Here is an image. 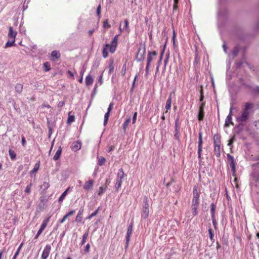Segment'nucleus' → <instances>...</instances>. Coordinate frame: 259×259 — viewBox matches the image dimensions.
Here are the masks:
<instances>
[{"mask_svg": "<svg viewBox=\"0 0 259 259\" xmlns=\"http://www.w3.org/2000/svg\"><path fill=\"white\" fill-rule=\"evenodd\" d=\"M253 107V104L246 103L242 108L240 114L236 116V119L238 122H245L248 119L250 114V110Z\"/></svg>", "mask_w": 259, "mask_h": 259, "instance_id": "obj_1", "label": "nucleus"}, {"mask_svg": "<svg viewBox=\"0 0 259 259\" xmlns=\"http://www.w3.org/2000/svg\"><path fill=\"white\" fill-rule=\"evenodd\" d=\"M125 174L122 168H120L117 172L116 179V183L115 185V187L117 191L119 190L120 188L122 183L123 181V178L125 176Z\"/></svg>", "mask_w": 259, "mask_h": 259, "instance_id": "obj_2", "label": "nucleus"}, {"mask_svg": "<svg viewBox=\"0 0 259 259\" xmlns=\"http://www.w3.org/2000/svg\"><path fill=\"white\" fill-rule=\"evenodd\" d=\"M146 47L144 45H141L139 48L138 52L136 55V60L138 62L143 61L145 56Z\"/></svg>", "mask_w": 259, "mask_h": 259, "instance_id": "obj_3", "label": "nucleus"}, {"mask_svg": "<svg viewBox=\"0 0 259 259\" xmlns=\"http://www.w3.org/2000/svg\"><path fill=\"white\" fill-rule=\"evenodd\" d=\"M179 116H178L175 121V131H174V139L178 141H180V123L179 122Z\"/></svg>", "mask_w": 259, "mask_h": 259, "instance_id": "obj_4", "label": "nucleus"}, {"mask_svg": "<svg viewBox=\"0 0 259 259\" xmlns=\"http://www.w3.org/2000/svg\"><path fill=\"white\" fill-rule=\"evenodd\" d=\"M133 223L131 222L128 226L127 230L126 238H125V249L126 250L128 247L130 237L133 231Z\"/></svg>", "mask_w": 259, "mask_h": 259, "instance_id": "obj_5", "label": "nucleus"}, {"mask_svg": "<svg viewBox=\"0 0 259 259\" xmlns=\"http://www.w3.org/2000/svg\"><path fill=\"white\" fill-rule=\"evenodd\" d=\"M50 217L46 218V219H45L43 221L39 229L38 230L36 235H35V236L34 238V239H36L38 237V236L41 234V233L42 232V231L44 230V229L47 227V226L50 221Z\"/></svg>", "mask_w": 259, "mask_h": 259, "instance_id": "obj_6", "label": "nucleus"}, {"mask_svg": "<svg viewBox=\"0 0 259 259\" xmlns=\"http://www.w3.org/2000/svg\"><path fill=\"white\" fill-rule=\"evenodd\" d=\"M227 157L229 164L231 168V171L232 172L233 174L234 175L236 171L235 162L234 158L233 156H232L230 154H227Z\"/></svg>", "mask_w": 259, "mask_h": 259, "instance_id": "obj_7", "label": "nucleus"}, {"mask_svg": "<svg viewBox=\"0 0 259 259\" xmlns=\"http://www.w3.org/2000/svg\"><path fill=\"white\" fill-rule=\"evenodd\" d=\"M240 82H241V83L242 85L245 86L247 88L251 90V91H252V93L254 95H259V86H255L254 87H252L250 85L243 82V80L242 78L240 79Z\"/></svg>", "mask_w": 259, "mask_h": 259, "instance_id": "obj_8", "label": "nucleus"}, {"mask_svg": "<svg viewBox=\"0 0 259 259\" xmlns=\"http://www.w3.org/2000/svg\"><path fill=\"white\" fill-rule=\"evenodd\" d=\"M51 249V245L49 244L46 245V246H45V247L42 251V254H41V259H47L49 255Z\"/></svg>", "mask_w": 259, "mask_h": 259, "instance_id": "obj_9", "label": "nucleus"}, {"mask_svg": "<svg viewBox=\"0 0 259 259\" xmlns=\"http://www.w3.org/2000/svg\"><path fill=\"white\" fill-rule=\"evenodd\" d=\"M157 53L156 51H149L147 54L146 64H150L153 60V57L157 56Z\"/></svg>", "mask_w": 259, "mask_h": 259, "instance_id": "obj_10", "label": "nucleus"}, {"mask_svg": "<svg viewBox=\"0 0 259 259\" xmlns=\"http://www.w3.org/2000/svg\"><path fill=\"white\" fill-rule=\"evenodd\" d=\"M81 147V142L79 141L74 142L71 146V149L74 151H77L80 149Z\"/></svg>", "mask_w": 259, "mask_h": 259, "instance_id": "obj_11", "label": "nucleus"}, {"mask_svg": "<svg viewBox=\"0 0 259 259\" xmlns=\"http://www.w3.org/2000/svg\"><path fill=\"white\" fill-rule=\"evenodd\" d=\"M94 185V181L92 180H89L85 182L83 189L85 190L89 191L92 190L93 189Z\"/></svg>", "mask_w": 259, "mask_h": 259, "instance_id": "obj_12", "label": "nucleus"}, {"mask_svg": "<svg viewBox=\"0 0 259 259\" xmlns=\"http://www.w3.org/2000/svg\"><path fill=\"white\" fill-rule=\"evenodd\" d=\"M17 32L13 30V27H10L9 28L8 37L10 39H15Z\"/></svg>", "mask_w": 259, "mask_h": 259, "instance_id": "obj_13", "label": "nucleus"}, {"mask_svg": "<svg viewBox=\"0 0 259 259\" xmlns=\"http://www.w3.org/2000/svg\"><path fill=\"white\" fill-rule=\"evenodd\" d=\"M84 209L83 208H80L77 213V214L75 218V222L77 223H80L81 222L82 220V214L83 212Z\"/></svg>", "mask_w": 259, "mask_h": 259, "instance_id": "obj_14", "label": "nucleus"}, {"mask_svg": "<svg viewBox=\"0 0 259 259\" xmlns=\"http://www.w3.org/2000/svg\"><path fill=\"white\" fill-rule=\"evenodd\" d=\"M75 212V210H72L70 211L67 213H66L62 219L60 220L59 221V222L60 224L63 223L65 221V220L67 219V218H68L70 216L72 215Z\"/></svg>", "mask_w": 259, "mask_h": 259, "instance_id": "obj_15", "label": "nucleus"}, {"mask_svg": "<svg viewBox=\"0 0 259 259\" xmlns=\"http://www.w3.org/2000/svg\"><path fill=\"white\" fill-rule=\"evenodd\" d=\"M202 133L201 132H199L198 134V150L199 151L202 150Z\"/></svg>", "mask_w": 259, "mask_h": 259, "instance_id": "obj_16", "label": "nucleus"}, {"mask_svg": "<svg viewBox=\"0 0 259 259\" xmlns=\"http://www.w3.org/2000/svg\"><path fill=\"white\" fill-rule=\"evenodd\" d=\"M239 123L237 125H236L234 128L235 133L237 134H239L241 132H242L244 128V124H243V123Z\"/></svg>", "mask_w": 259, "mask_h": 259, "instance_id": "obj_17", "label": "nucleus"}, {"mask_svg": "<svg viewBox=\"0 0 259 259\" xmlns=\"http://www.w3.org/2000/svg\"><path fill=\"white\" fill-rule=\"evenodd\" d=\"M149 215V208H142L141 212V219H146Z\"/></svg>", "mask_w": 259, "mask_h": 259, "instance_id": "obj_18", "label": "nucleus"}, {"mask_svg": "<svg viewBox=\"0 0 259 259\" xmlns=\"http://www.w3.org/2000/svg\"><path fill=\"white\" fill-rule=\"evenodd\" d=\"M171 105V95H170L166 102L165 109H166V111L165 112V113H166L167 112V111L170 109Z\"/></svg>", "mask_w": 259, "mask_h": 259, "instance_id": "obj_19", "label": "nucleus"}, {"mask_svg": "<svg viewBox=\"0 0 259 259\" xmlns=\"http://www.w3.org/2000/svg\"><path fill=\"white\" fill-rule=\"evenodd\" d=\"M213 144L214 146L220 145L221 144V136L218 134H215L213 136Z\"/></svg>", "mask_w": 259, "mask_h": 259, "instance_id": "obj_20", "label": "nucleus"}, {"mask_svg": "<svg viewBox=\"0 0 259 259\" xmlns=\"http://www.w3.org/2000/svg\"><path fill=\"white\" fill-rule=\"evenodd\" d=\"M117 42L112 40L110 46H109V50L111 53H113L116 49Z\"/></svg>", "mask_w": 259, "mask_h": 259, "instance_id": "obj_21", "label": "nucleus"}, {"mask_svg": "<svg viewBox=\"0 0 259 259\" xmlns=\"http://www.w3.org/2000/svg\"><path fill=\"white\" fill-rule=\"evenodd\" d=\"M15 39H9V40L6 42V44L5 45V48H7L9 47H11L12 46H15Z\"/></svg>", "mask_w": 259, "mask_h": 259, "instance_id": "obj_22", "label": "nucleus"}, {"mask_svg": "<svg viewBox=\"0 0 259 259\" xmlns=\"http://www.w3.org/2000/svg\"><path fill=\"white\" fill-rule=\"evenodd\" d=\"M61 152H62V148L61 147H59V148L58 149V150H57L55 155L53 157V159L54 160H58L60 157Z\"/></svg>", "mask_w": 259, "mask_h": 259, "instance_id": "obj_23", "label": "nucleus"}, {"mask_svg": "<svg viewBox=\"0 0 259 259\" xmlns=\"http://www.w3.org/2000/svg\"><path fill=\"white\" fill-rule=\"evenodd\" d=\"M109 45L108 44H106L104 46L103 50V57L104 58H106L108 56V49L109 48Z\"/></svg>", "mask_w": 259, "mask_h": 259, "instance_id": "obj_24", "label": "nucleus"}, {"mask_svg": "<svg viewBox=\"0 0 259 259\" xmlns=\"http://www.w3.org/2000/svg\"><path fill=\"white\" fill-rule=\"evenodd\" d=\"M204 117V111L203 109H199V112L198 114V119L199 121H202Z\"/></svg>", "mask_w": 259, "mask_h": 259, "instance_id": "obj_25", "label": "nucleus"}, {"mask_svg": "<svg viewBox=\"0 0 259 259\" xmlns=\"http://www.w3.org/2000/svg\"><path fill=\"white\" fill-rule=\"evenodd\" d=\"M230 124L233 125L234 123L232 121V116L230 115H228L225 120V125L226 126H229Z\"/></svg>", "mask_w": 259, "mask_h": 259, "instance_id": "obj_26", "label": "nucleus"}, {"mask_svg": "<svg viewBox=\"0 0 259 259\" xmlns=\"http://www.w3.org/2000/svg\"><path fill=\"white\" fill-rule=\"evenodd\" d=\"M51 57L55 59L53 60H57L60 57V53L57 51H53L51 53Z\"/></svg>", "mask_w": 259, "mask_h": 259, "instance_id": "obj_27", "label": "nucleus"}, {"mask_svg": "<svg viewBox=\"0 0 259 259\" xmlns=\"http://www.w3.org/2000/svg\"><path fill=\"white\" fill-rule=\"evenodd\" d=\"M214 153L217 157H219L221 155V151H220V145H215L214 146Z\"/></svg>", "mask_w": 259, "mask_h": 259, "instance_id": "obj_28", "label": "nucleus"}, {"mask_svg": "<svg viewBox=\"0 0 259 259\" xmlns=\"http://www.w3.org/2000/svg\"><path fill=\"white\" fill-rule=\"evenodd\" d=\"M199 203V197H193L192 201V206H198Z\"/></svg>", "mask_w": 259, "mask_h": 259, "instance_id": "obj_29", "label": "nucleus"}, {"mask_svg": "<svg viewBox=\"0 0 259 259\" xmlns=\"http://www.w3.org/2000/svg\"><path fill=\"white\" fill-rule=\"evenodd\" d=\"M131 122V117H128L125 121L124 122V123L122 124V128L125 132L126 130L127 127H128L130 123Z\"/></svg>", "mask_w": 259, "mask_h": 259, "instance_id": "obj_30", "label": "nucleus"}, {"mask_svg": "<svg viewBox=\"0 0 259 259\" xmlns=\"http://www.w3.org/2000/svg\"><path fill=\"white\" fill-rule=\"evenodd\" d=\"M94 79L90 75H88L85 78V83L87 85H90L92 84L93 83Z\"/></svg>", "mask_w": 259, "mask_h": 259, "instance_id": "obj_31", "label": "nucleus"}, {"mask_svg": "<svg viewBox=\"0 0 259 259\" xmlns=\"http://www.w3.org/2000/svg\"><path fill=\"white\" fill-rule=\"evenodd\" d=\"M216 208V206L214 203H212L210 204V213H211V217L214 218L215 217V210Z\"/></svg>", "mask_w": 259, "mask_h": 259, "instance_id": "obj_32", "label": "nucleus"}, {"mask_svg": "<svg viewBox=\"0 0 259 259\" xmlns=\"http://www.w3.org/2000/svg\"><path fill=\"white\" fill-rule=\"evenodd\" d=\"M88 236H89V231H87V232H85L84 233V234L82 236V240L80 244L81 245V246L83 245L85 243V242H86V240L88 237Z\"/></svg>", "mask_w": 259, "mask_h": 259, "instance_id": "obj_33", "label": "nucleus"}, {"mask_svg": "<svg viewBox=\"0 0 259 259\" xmlns=\"http://www.w3.org/2000/svg\"><path fill=\"white\" fill-rule=\"evenodd\" d=\"M75 120V117L74 115H71V112H69L68 114V117L67 119V123L68 124H71L72 122H73Z\"/></svg>", "mask_w": 259, "mask_h": 259, "instance_id": "obj_34", "label": "nucleus"}, {"mask_svg": "<svg viewBox=\"0 0 259 259\" xmlns=\"http://www.w3.org/2000/svg\"><path fill=\"white\" fill-rule=\"evenodd\" d=\"M68 189H69V188L66 189L64 192H63V193L60 196V197L58 199L59 202H61L63 201V200L64 199L65 196H66V195L68 193Z\"/></svg>", "mask_w": 259, "mask_h": 259, "instance_id": "obj_35", "label": "nucleus"}, {"mask_svg": "<svg viewBox=\"0 0 259 259\" xmlns=\"http://www.w3.org/2000/svg\"><path fill=\"white\" fill-rule=\"evenodd\" d=\"M23 90V85L20 83H17L15 86V91L18 94L21 93Z\"/></svg>", "mask_w": 259, "mask_h": 259, "instance_id": "obj_36", "label": "nucleus"}, {"mask_svg": "<svg viewBox=\"0 0 259 259\" xmlns=\"http://www.w3.org/2000/svg\"><path fill=\"white\" fill-rule=\"evenodd\" d=\"M9 154L12 160H14L16 159V154L14 150L10 149L9 150Z\"/></svg>", "mask_w": 259, "mask_h": 259, "instance_id": "obj_37", "label": "nucleus"}, {"mask_svg": "<svg viewBox=\"0 0 259 259\" xmlns=\"http://www.w3.org/2000/svg\"><path fill=\"white\" fill-rule=\"evenodd\" d=\"M100 209H101V207H98V208L94 212H93L92 213H91L90 215H89L87 218V219H91L92 218H93L95 216H96L98 214L99 211Z\"/></svg>", "mask_w": 259, "mask_h": 259, "instance_id": "obj_38", "label": "nucleus"}, {"mask_svg": "<svg viewBox=\"0 0 259 259\" xmlns=\"http://www.w3.org/2000/svg\"><path fill=\"white\" fill-rule=\"evenodd\" d=\"M50 187L49 183L48 182H44L40 186V188L43 189L44 191H45Z\"/></svg>", "mask_w": 259, "mask_h": 259, "instance_id": "obj_39", "label": "nucleus"}, {"mask_svg": "<svg viewBox=\"0 0 259 259\" xmlns=\"http://www.w3.org/2000/svg\"><path fill=\"white\" fill-rule=\"evenodd\" d=\"M239 52V47L238 46H236L233 49V50L232 51V55H233V58L236 57Z\"/></svg>", "mask_w": 259, "mask_h": 259, "instance_id": "obj_40", "label": "nucleus"}, {"mask_svg": "<svg viewBox=\"0 0 259 259\" xmlns=\"http://www.w3.org/2000/svg\"><path fill=\"white\" fill-rule=\"evenodd\" d=\"M39 161L37 162L35 165L34 168L30 171V174H32L36 172H37L39 169Z\"/></svg>", "mask_w": 259, "mask_h": 259, "instance_id": "obj_41", "label": "nucleus"}, {"mask_svg": "<svg viewBox=\"0 0 259 259\" xmlns=\"http://www.w3.org/2000/svg\"><path fill=\"white\" fill-rule=\"evenodd\" d=\"M142 208H149V204L148 202V197L147 196H145L143 200V204L142 206Z\"/></svg>", "mask_w": 259, "mask_h": 259, "instance_id": "obj_42", "label": "nucleus"}, {"mask_svg": "<svg viewBox=\"0 0 259 259\" xmlns=\"http://www.w3.org/2000/svg\"><path fill=\"white\" fill-rule=\"evenodd\" d=\"M109 115H110V113L108 112H107L104 115V123H103L104 126H106L107 124Z\"/></svg>", "mask_w": 259, "mask_h": 259, "instance_id": "obj_43", "label": "nucleus"}, {"mask_svg": "<svg viewBox=\"0 0 259 259\" xmlns=\"http://www.w3.org/2000/svg\"><path fill=\"white\" fill-rule=\"evenodd\" d=\"M208 233H209L210 239L212 241L214 242V238H213L214 234H213V231L211 228H209L208 229Z\"/></svg>", "mask_w": 259, "mask_h": 259, "instance_id": "obj_44", "label": "nucleus"}, {"mask_svg": "<svg viewBox=\"0 0 259 259\" xmlns=\"http://www.w3.org/2000/svg\"><path fill=\"white\" fill-rule=\"evenodd\" d=\"M198 206H192V210L193 211L192 212H193V214L194 216H196V215H198Z\"/></svg>", "mask_w": 259, "mask_h": 259, "instance_id": "obj_45", "label": "nucleus"}, {"mask_svg": "<svg viewBox=\"0 0 259 259\" xmlns=\"http://www.w3.org/2000/svg\"><path fill=\"white\" fill-rule=\"evenodd\" d=\"M105 162H106V159L103 157H101L99 159L98 164L99 165L102 166L105 163Z\"/></svg>", "mask_w": 259, "mask_h": 259, "instance_id": "obj_46", "label": "nucleus"}, {"mask_svg": "<svg viewBox=\"0 0 259 259\" xmlns=\"http://www.w3.org/2000/svg\"><path fill=\"white\" fill-rule=\"evenodd\" d=\"M103 27L105 28H109L111 27V25L109 24L108 19H106L104 21Z\"/></svg>", "mask_w": 259, "mask_h": 259, "instance_id": "obj_47", "label": "nucleus"}, {"mask_svg": "<svg viewBox=\"0 0 259 259\" xmlns=\"http://www.w3.org/2000/svg\"><path fill=\"white\" fill-rule=\"evenodd\" d=\"M235 141V137L233 136L229 141V143L228 144V146L231 147H232L233 143Z\"/></svg>", "mask_w": 259, "mask_h": 259, "instance_id": "obj_48", "label": "nucleus"}, {"mask_svg": "<svg viewBox=\"0 0 259 259\" xmlns=\"http://www.w3.org/2000/svg\"><path fill=\"white\" fill-rule=\"evenodd\" d=\"M44 70L46 71H48L50 70V65L47 62L44 63Z\"/></svg>", "mask_w": 259, "mask_h": 259, "instance_id": "obj_49", "label": "nucleus"}, {"mask_svg": "<svg viewBox=\"0 0 259 259\" xmlns=\"http://www.w3.org/2000/svg\"><path fill=\"white\" fill-rule=\"evenodd\" d=\"M193 193V197H199V193L197 190L196 187H194Z\"/></svg>", "mask_w": 259, "mask_h": 259, "instance_id": "obj_50", "label": "nucleus"}, {"mask_svg": "<svg viewBox=\"0 0 259 259\" xmlns=\"http://www.w3.org/2000/svg\"><path fill=\"white\" fill-rule=\"evenodd\" d=\"M32 186V184L31 183H30L29 185H28L25 189V192L27 194H29L30 193V190H31V187Z\"/></svg>", "mask_w": 259, "mask_h": 259, "instance_id": "obj_51", "label": "nucleus"}, {"mask_svg": "<svg viewBox=\"0 0 259 259\" xmlns=\"http://www.w3.org/2000/svg\"><path fill=\"white\" fill-rule=\"evenodd\" d=\"M109 73H111L112 72H113L114 71V66H113V62H111L109 64Z\"/></svg>", "mask_w": 259, "mask_h": 259, "instance_id": "obj_52", "label": "nucleus"}, {"mask_svg": "<svg viewBox=\"0 0 259 259\" xmlns=\"http://www.w3.org/2000/svg\"><path fill=\"white\" fill-rule=\"evenodd\" d=\"M90 250V244L89 243H88V244L85 245V247H84V252H85V253H89V252Z\"/></svg>", "mask_w": 259, "mask_h": 259, "instance_id": "obj_53", "label": "nucleus"}, {"mask_svg": "<svg viewBox=\"0 0 259 259\" xmlns=\"http://www.w3.org/2000/svg\"><path fill=\"white\" fill-rule=\"evenodd\" d=\"M124 24H125L124 28L125 29V30L127 32H129L130 31V28L128 27V20L127 19H125L124 20Z\"/></svg>", "mask_w": 259, "mask_h": 259, "instance_id": "obj_54", "label": "nucleus"}, {"mask_svg": "<svg viewBox=\"0 0 259 259\" xmlns=\"http://www.w3.org/2000/svg\"><path fill=\"white\" fill-rule=\"evenodd\" d=\"M137 114H138V113L137 112H135L134 113L133 119H132V123H133V124H135L136 123V122Z\"/></svg>", "mask_w": 259, "mask_h": 259, "instance_id": "obj_55", "label": "nucleus"}, {"mask_svg": "<svg viewBox=\"0 0 259 259\" xmlns=\"http://www.w3.org/2000/svg\"><path fill=\"white\" fill-rule=\"evenodd\" d=\"M101 5H99L97 9V14L99 18H100V16H101Z\"/></svg>", "mask_w": 259, "mask_h": 259, "instance_id": "obj_56", "label": "nucleus"}, {"mask_svg": "<svg viewBox=\"0 0 259 259\" xmlns=\"http://www.w3.org/2000/svg\"><path fill=\"white\" fill-rule=\"evenodd\" d=\"M106 187H100V191H99V192L98 194H99V195H102V194L104 192H105V191H106Z\"/></svg>", "mask_w": 259, "mask_h": 259, "instance_id": "obj_57", "label": "nucleus"}, {"mask_svg": "<svg viewBox=\"0 0 259 259\" xmlns=\"http://www.w3.org/2000/svg\"><path fill=\"white\" fill-rule=\"evenodd\" d=\"M211 219H212V224L214 226V228L215 229L217 228V222L216 221V219H215V218L214 217V218H211Z\"/></svg>", "mask_w": 259, "mask_h": 259, "instance_id": "obj_58", "label": "nucleus"}, {"mask_svg": "<svg viewBox=\"0 0 259 259\" xmlns=\"http://www.w3.org/2000/svg\"><path fill=\"white\" fill-rule=\"evenodd\" d=\"M150 65V64L148 65V64H146V68H145V71H146L145 75L146 76H147L149 74Z\"/></svg>", "mask_w": 259, "mask_h": 259, "instance_id": "obj_59", "label": "nucleus"}, {"mask_svg": "<svg viewBox=\"0 0 259 259\" xmlns=\"http://www.w3.org/2000/svg\"><path fill=\"white\" fill-rule=\"evenodd\" d=\"M163 53H164V50L162 51V52L160 54V57H159V61L158 62V65H160V64L161 63V60H162V58H163Z\"/></svg>", "mask_w": 259, "mask_h": 259, "instance_id": "obj_60", "label": "nucleus"}, {"mask_svg": "<svg viewBox=\"0 0 259 259\" xmlns=\"http://www.w3.org/2000/svg\"><path fill=\"white\" fill-rule=\"evenodd\" d=\"M113 103H110L109 105V107H108V108L107 109V112H108L110 113L111 111L113 109Z\"/></svg>", "mask_w": 259, "mask_h": 259, "instance_id": "obj_61", "label": "nucleus"}, {"mask_svg": "<svg viewBox=\"0 0 259 259\" xmlns=\"http://www.w3.org/2000/svg\"><path fill=\"white\" fill-rule=\"evenodd\" d=\"M97 84L95 85V87H94V89L92 92V98L94 97V96L97 93Z\"/></svg>", "mask_w": 259, "mask_h": 259, "instance_id": "obj_62", "label": "nucleus"}, {"mask_svg": "<svg viewBox=\"0 0 259 259\" xmlns=\"http://www.w3.org/2000/svg\"><path fill=\"white\" fill-rule=\"evenodd\" d=\"M21 142H22V145L24 146L26 144V140H25V137L22 136V138H21Z\"/></svg>", "mask_w": 259, "mask_h": 259, "instance_id": "obj_63", "label": "nucleus"}, {"mask_svg": "<svg viewBox=\"0 0 259 259\" xmlns=\"http://www.w3.org/2000/svg\"><path fill=\"white\" fill-rule=\"evenodd\" d=\"M178 9V5H176V4H174V6H173V13H174L176 11H177Z\"/></svg>", "mask_w": 259, "mask_h": 259, "instance_id": "obj_64", "label": "nucleus"}]
</instances>
